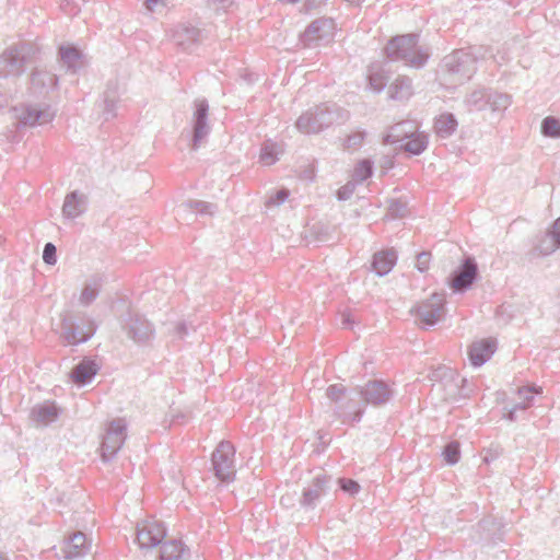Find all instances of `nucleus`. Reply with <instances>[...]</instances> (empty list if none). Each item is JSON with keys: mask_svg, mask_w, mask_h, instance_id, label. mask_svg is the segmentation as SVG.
<instances>
[{"mask_svg": "<svg viewBox=\"0 0 560 560\" xmlns=\"http://www.w3.org/2000/svg\"><path fill=\"white\" fill-rule=\"evenodd\" d=\"M350 117V113L334 102H324L310 107L296 120L299 131L306 135L319 133L334 126L342 125Z\"/></svg>", "mask_w": 560, "mask_h": 560, "instance_id": "1", "label": "nucleus"}, {"mask_svg": "<svg viewBox=\"0 0 560 560\" xmlns=\"http://www.w3.org/2000/svg\"><path fill=\"white\" fill-rule=\"evenodd\" d=\"M481 49L482 51L475 52L470 47L469 51L458 49L445 56L440 66L444 81L458 85L469 80L476 71L475 61L478 58L493 56L490 47Z\"/></svg>", "mask_w": 560, "mask_h": 560, "instance_id": "2", "label": "nucleus"}, {"mask_svg": "<svg viewBox=\"0 0 560 560\" xmlns=\"http://www.w3.org/2000/svg\"><path fill=\"white\" fill-rule=\"evenodd\" d=\"M38 54V46L32 42H21L7 48L0 55V78H19L26 65L36 61Z\"/></svg>", "mask_w": 560, "mask_h": 560, "instance_id": "3", "label": "nucleus"}, {"mask_svg": "<svg viewBox=\"0 0 560 560\" xmlns=\"http://www.w3.org/2000/svg\"><path fill=\"white\" fill-rule=\"evenodd\" d=\"M384 52L390 60H402L415 68L423 67L431 55L429 47L418 44V37H390Z\"/></svg>", "mask_w": 560, "mask_h": 560, "instance_id": "4", "label": "nucleus"}, {"mask_svg": "<svg viewBox=\"0 0 560 560\" xmlns=\"http://www.w3.org/2000/svg\"><path fill=\"white\" fill-rule=\"evenodd\" d=\"M95 332L92 319L81 311H65L61 314V337L69 345L86 342Z\"/></svg>", "mask_w": 560, "mask_h": 560, "instance_id": "5", "label": "nucleus"}, {"mask_svg": "<svg viewBox=\"0 0 560 560\" xmlns=\"http://www.w3.org/2000/svg\"><path fill=\"white\" fill-rule=\"evenodd\" d=\"M214 476L223 481L231 482L235 478V447L230 441H221L211 455Z\"/></svg>", "mask_w": 560, "mask_h": 560, "instance_id": "6", "label": "nucleus"}, {"mask_svg": "<svg viewBox=\"0 0 560 560\" xmlns=\"http://www.w3.org/2000/svg\"><path fill=\"white\" fill-rule=\"evenodd\" d=\"M122 331L135 343L143 346L149 343L155 335V329L143 315L129 312L127 317L121 322Z\"/></svg>", "mask_w": 560, "mask_h": 560, "instance_id": "7", "label": "nucleus"}, {"mask_svg": "<svg viewBox=\"0 0 560 560\" xmlns=\"http://www.w3.org/2000/svg\"><path fill=\"white\" fill-rule=\"evenodd\" d=\"M479 278L478 265L474 257L466 256L462 264L448 276L447 283L454 293L468 291Z\"/></svg>", "mask_w": 560, "mask_h": 560, "instance_id": "8", "label": "nucleus"}, {"mask_svg": "<svg viewBox=\"0 0 560 560\" xmlns=\"http://www.w3.org/2000/svg\"><path fill=\"white\" fill-rule=\"evenodd\" d=\"M411 313L425 326L436 325L445 316L444 293H433L427 300L411 308Z\"/></svg>", "mask_w": 560, "mask_h": 560, "instance_id": "9", "label": "nucleus"}, {"mask_svg": "<svg viewBox=\"0 0 560 560\" xmlns=\"http://www.w3.org/2000/svg\"><path fill=\"white\" fill-rule=\"evenodd\" d=\"M126 422L121 418L112 420L105 430L101 444V457L103 462L112 460L126 440Z\"/></svg>", "mask_w": 560, "mask_h": 560, "instance_id": "10", "label": "nucleus"}, {"mask_svg": "<svg viewBox=\"0 0 560 560\" xmlns=\"http://www.w3.org/2000/svg\"><path fill=\"white\" fill-rule=\"evenodd\" d=\"M209 104L206 98L196 100L191 117V140L190 148L196 151L200 148L211 131L208 121Z\"/></svg>", "mask_w": 560, "mask_h": 560, "instance_id": "11", "label": "nucleus"}, {"mask_svg": "<svg viewBox=\"0 0 560 560\" xmlns=\"http://www.w3.org/2000/svg\"><path fill=\"white\" fill-rule=\"evenodd\" d=\"M354 392L361 397L365 407L366 405H385L393 397L392 388L382 380H371L363 386H357Z\"/></svg>", "mask_w": 560, "mask_h": 560, "instance_id": "12", "label": "nucleus"}, {"mask_svg": "<svg viewBox=\"0 0 560 560\" xmlns=\"http://www.w3.org/2000/svg\"><path fill=\"white\" fill-rule=\"evenodd\" d=\"M166 527L159 521H145L137 525V542L141 549H152L163 544Z\"/></svg>", "mask_w": 560, "mask_h": 560, "instance_id": "13", "label": "nucleus"}, {"mask_svg": "<svg viewBox=\"0 0 560 560\" xmlns=\"http://www.w3.org/2000/svg\"><path fill=\"white\" fill-rule=\"evenodd\" d=\"M365 411L362 399L347 396L342 402L334 407V416L342 423H358L361 421Z\"/></svg>", "mask_w": 560, "mask_h": 560, "instance_id": "14", "label": "nucleus"}, {"mask_svg": "<svg viewBox=\"0 0 560 560\" xmlns=\"http://www.w3.org/2000/svg\"><path fill=\"white\" fill-rule=\"evenodd\" d=\"M56 115V112L50 105H26L22 108L21 114L18 116L19 122L22 126H36L50 122Z\"/></svg>", "mask_w": 560, "mask_h": 560, "instance_id": "15", "label": "nucleus"}, {"mask_svg": "<svg viewBox=\"0 0 560 560\" xmlns=\"http://www.w3.org/2000/svg\"><path fill=\"white\" fill-rule=\"evenodd\" d=\"M560 247V217L552 226L537 240L532 254L534 256H548Z\"/></svg>", "mask_w": 560, "mask_h": 560, "instance_id": "16", "label": "nucleus"}, {"mask_svg": "<svg viewBox=\"0 0 560 560\" xmlns=\"http://www.w3.org/2000/svg\"><path fill=\"white\" fill-rule=\"evenodd\" d=\"M330 477L327 475H317L312 485L303 490L300 503L305 509H314L319 499L327 493Z\"/></svg>", "mask_w": 560, "mask_h": 560, "instance_id": "17", "label": "nucleus"}, {"mask_svg": "<svg viewBox=\"0 0 560 560\" xmlns=\"http://www.w3.org/2000/svg\"><path fill=\"white\" fill-rule=\"evenodd\" d=\"M57 84L58 78L51 72L35 69L31 73L30 91L34 96L45 97Z\"/></svg>", "mask_w": 560, "mask_h": 560, "instance_id": "18", "label": "nucleus"}, {"mask_svg": "<svg viewBox=\"0 0 560 560\" xmlns=\"http://www.w3.org/2000/svg\"><path fill=\"white\" fill-rule=\"evenodd\" d=\"M58 56L68 70L75 73L88 66L89 61L83 51L73 44H62L58 48Z\"/></svg>", "mask_w": 560, "mask_h": 560, "instance_id": "19", "label": "nucleus"}, {"mask_svg": "<svg viewBox=\"0 0 560 560\" xmlns=\"http://www.w3.org/2000/svg\"><path fill=\"white\" fill-rule=\"evenodd\" d=\"M495 341L491 338L472 342L468 348V359L474 368L483 365L494 353Z\"/></svg>", "mask_w": 560, "mask_h": 560, "instance_id": "20", "label": "nucleus"}, {"mask_svg": "<svg viewBox=\"0 0 560 560\" xmlns=\"http://www.w3.org/2000/svg\"><path fill=\"white\" fill-rule=\"evenodd\" d=\"M60 411L55 401H45L31 409L30 419L37 425H48L59 418Z\"/></svg>", "mask_w": 560, "mask_h": 560, "instance_id": "21", "label": "nucleus"}, {"mask_svg": "<svg viewBox=\"0 0 560 560\" xmlns=\"http://www.w3.org/2000/svg\"><path fill=\"white\" fill-rule=\"evenodd\" d=\"M88 209V196L79 190L70 191L66 195L62 215L66 219H75L82 215Z\"/></svg>", "mask_w": 560, "mask_h": 560, "instance_id": "22", "label": "nucleus"}, {"mask_svg": "<svg viewBox=\"0 0 560 560\" xmlns=\"http://www.w3.org/2000/svg\"><path fill=\"white\" fill-rule=\"evenodd\" d=\"M90 546L85 534L78 532L65 541L61 550L66 559L74 560L85 556L90 550Z\"/></svg>", "mask_w": 560, "mask_h": 560, "instance_id": "23", "label": "nucleus"}, {"mask_svg": "<svg viewBox=\"0 0 560 560\" xmlns=\"http://www.w3.org/2000/svg\"><path fill=\"white\" fill-rule=\"evenodd\" d=\"M97 371L98 365L94 360L84 359L72 368L70 377L75 384L85 385L92 382Z\"/></svg>", "mask_w": 560, "mask_h": 560, "instance_id": "24", "label": "nucleus"}, {"mask_svg": "<svg viewBox=\"0 0 560 560\" xmlns=\"http://www.w3.org/2000/svg\"><path fill=\"white\" fill-rule=\"evenodd\" d=\"M397 254L394 249L375 253L372 259V270L377 276H386L396 265Z\"/></svg>", "mask_w": 560, "mask_h": 560, "instance_id": "25", "label": "nucleus"}, {"mask_svg": "<svg viewBox=\"0 0 560 560\" xmlns=\"http://www.w3.org/2000/svg\"><path fill=\"white\" fill-rule=\"evenodd\" d=\"M416 130V126L411 120H404L392 126L384 136V142L395 144L405 142Z\"/></svg>", "mask_w": 560, "mask_h": 560, "instance_id": "26", "label": "nucleus"}, {"mask_svg": "<svg viewBox=\"0 0 560 560\" xmlns=\"http://www.w3.org/2000/svg\"><path fill=\"white\" fill-rule=\"evenodd\" d=\"M189 550L178 540L164 541L160 548V560H188Z\"/></svg>", "mask_w": 560, "mask_h": 560, "instance_id": "27", "label": "nucleus"}, {"mask_svg": "<svg viewBox=\"0 0 560 560\" xmlns=\"http://www.w3.org/2000/svg\"><path fill=\"white\" fill-rule=\"evenodd\" d=\"M489 102L490 88H479L465 97L464 105L469 112H480L489 107Z\"/></svg>", "mask_w": 560, "mask_h": 560, "instance_id": "28", "label": "nucleus"}, {"mask_svg": "<svg viewBox=\"0 0 560 560\" xmlns=\"http://www.w3.org/2000/svg\"><path fill=\"white\" fill-rule=\"evenodd\" d=\"M337 31V24L332 18L322 16L310 23L299 35H335Z\"/></svg>", "mask_w": 560, "mask_h": 560, "instance_id": "29", "label": "nucleus"}, {"mask_svg": "<svg viewBox=\"0 0 560 560\" xmlns=\"http://www.w3.org/2000/svg\"><path fill=\"white\" fill-rule=\"evenodd\" d=\"M412 95V83L408 77L399 75L390 83L388 96L395 101H406Z\"/></svg>", "mask_w": 560, "mask_h": 560, "instance_id": "30", "label": "nucleus"}, {"mask_svg": "<svg viewBox=\"0 0 560 560\" xmlns=\"http://www.w3.org/2000/svg\"><path fill=\"white\" fill-rule=\"evenodd\" d=\"M389 80L388 71L380 63H373L368 71V82L371 90L380 93L384 90Z\"/></svg>", "mask_w": 560, "mask_h": 560, "instance_id": "31", "label": "nucleus"}, {"mask_svg": "<svg viewBox=\"0 0 560 560\" xmlns=\"http://www.w3.org/2000/svg\"><path fill=\"white\" fill-rule=\"evenodd\" d=\"M428 135L415 130V132L400 144L399 149L411 155H420L428 148Z\"/></svg>", "mask_w": 560, "mask_h": 560, "instance_id": "32", "label": "nucleus"}, {"mask_svg": "<svg viewBox=\"0 0 560 560\" xmlns=\"http://www.w3.org/2000/svg\"><path fill=\"white\" fill-rule=\"evenodd\" d=\"M457 126V119L452 113H443L434 120L435 133L443 139L451 137L456 131Z\"/></svg>", "mask_w": 560, "mask_h": 560, "instance_id": "33", "label": "nucleus"}, {"mask_svg": "<svg viewBox=\"0 0 560 560\" xmlns=\"http://www.w3.org/2000/svg\"><path fill=\"white\" fill-rule=\"evenodd\" d=\"M118 95L116 85L108 84L103 94V115L105 120H109L117 116Z\"/></svg>", "mask_w": 560, "mask_h": 560, "instance_id": "34", "label": "nucleus"}, {"mask_svg": "<svg viewBox=\"0 0 560 560\" xmlns=\"http://www.w3.org/2000/svg\"><path fill=\"white\" fill-rule=\"evenodd\" d=\"M292 43H285L287 37H283V43L279 44V47L287 51L299 49L300 47H316L320 39L325 37H291Z\"/></svg>", "mask_w": 560, "mask_h": 560, "instance_id": "35", "label": "nucleus"}, {"mask_svg": "<svg viewBox=\"0 0 560 560\" xmlns=\"http://www.w3.org/2000/svg\"><path fill=\"white\" fill-rule=\"evenodd\" d=\"M180 210H184V211L191 210L199 214H210L211 215L217 210V206L214 203L202 201V200H188L186 202H183L179 206L178 211H180Z\"/></svg>", "mask_w": 560, "mask_h": 560, "instance_id": "36", "label": "nucleus"}, {"mask_svg": "<svg viewBox=\"0 0 560 560\" xmlns=\"http://www.w3.org/2000/svg\"><path fill=\"white\" fill-rule=\"evenodd\" d=\"M100 290V279L93 278L90 281L85 282L80 295V303L85 306L90 305L97 298Z\"/></svg>", "mask_w": 560, "mask_h": 560, "instance_id": "37", "label": "nucleus"}, {"mask_svg": "<svg viewBox=\"0 0 560 560\" xmlns=\"http://www.w3.org/2000/svg\"><path fill=\"white\" fill-rule=\"evenodd\" d=\"M278 144L271 140H266L260 150V162L264 165H272L278 161Z\"/></svg>", "mask_w": 560, "mask_h": 560, "instance_id": "38", "label": "nucleus"}, {"mask_svg": "<svg viewBox=\"0 0 560 560\" xmlns=\"http://www.w3.org/2000/svg\"><path fill=\"white\" fill-rule=\"evenodd\" d=\"M540 131L545 137L559 139L560 138V119L555 116H547L542 119Z\"/></svg>", "mask_w": 560, "mask_h": 560, "instance_id": "39", "label": "nucleus"}, {"mask_svg": "<svg viewBox=\"0 0 560 560\" xmlns=\"http://www.w3.org/2000/svg\"><path fill=\"white\" fill-rule=\"evenodd\" d=\"M479 528H481L483 532H488L486 539L492 540L494 542L495 539L501 540V533H500V526L501 523L497 522L495 518L488 517L483 518L478 524Z\"/></svg>", "mask_w": 560, "mask_h": 560, "instance_id": "40", "label": "nucleus"}, {"mask_svg": "<svg viewBox=\"0 0 560 560\" xmlns=\"http://www.w3.org/2000/svg\"><path fill=\"white\" fill-rule=\"evenodd\" d=\"M219 32V28L214 24H208L203 25L202 27L198 25H192L190 23L183 24L182 30L176 31L174 35H202L203 33L210 34V33H217Z\"/></svg>", "mask_w": 560, "mask_h": 560, "instance_id": "41", "label": "nucleus"}, {"mask_svg": "<svg viewBox=\"0 0 560 560\" xmlns=\"http://www.w3.org/2000/svg\"><path fill=\"white\" fill-rule=\"evenodd\" d=\"M451 386L452 388L450 389L448 395L453 399L468 398L474 390L468 380L465 377L459 378L457 383L452 384Z\"/></svg>", "mask_w": 560, "mask_h": 560, "instance_id": "42", "label": "nucleus"}, {"mask_svg": "<svg viewBox=\"0 0 560 560\" xmlns=\"http://www.w3.org/2000/svg\"><path fill=\"white\" fill-rule=\"evenodd\" d=\"M511 104V96L505 93L497 92L492 89H490V102L489 107L491 110H504L506 109Z\"/></svg>", "mask_w": 560, "mask_h": 560, "instance_id": "43", "label": "nucleus"}, {"mask_svg": "<svg viewBox=\"0 0 560 560\" xmlns=\"http://www.w3.org/2000/svg\"><path fill=\"white\" fill-rule=\"evenodd\" d=\"M408 213L407 202L401 199L388 200L386 217L389 219H401Z\"/></svg>", "mask_w": 560, "mask_h": 560, "instance_id": "44", "label": "nucleus"}, {"mask_svg": "<svg viewBox=\"0 0 560 560\" xmlns=\"http://www.w3.org/2000/svg\"><path fill=\"white\" fill-rule=\"evenodd\" d=\"M373 174V164L369 160H361L354 167L353 171V182L363 183L368 178H370Z\"/></svg>", "mask_w": 560, "mask_h": 560, "instance_id": "45", "label": "nucleus"}, {"mask_svg": "<svg viewBox=\"0 0 560 560\" xmlns=\"http://www.w3.org/2000/svg\"><path fill=\"white\" fill-rule=\"evenodd\" d=\"M443 459L448 465H455L460 458L459 443L456 441L447 443L442 451Z\"/></svg>", "mask_w": 560, "mask_h": 560, "instance_id": "46", "label": "nucleus"}, {"mask_svg": "<svg viewBox=\"0 0 560 560\" xmlns=\"http://www.w3.org/2000/svg\"><path fill=\"white\" fill-rule=\"evenodd\" d=\"M326 396L338 406L347 397V389L342 384H332L327 387Z\"/></svg>", "mask_w": 560, "mask_h": 560, "instance_id": "47", "label": "nucleus"}, {"mask_svg": "<svg viewBox=\"0 0 560 560\" xmlns=\"http://www.w3.org/2000/svg\"><path fill=\"white\" fill-rule=\"evenodd\" d=\"M85 3V0H60V9L67 15H77Z\"/></svg>", "mask_w": 560, "mask_h": 560, "instance_id": "48", "label": "nucleus"}, {"mask_svg": "<svg viewBox=\"0 0 560 560\" xmlns=\"http://www.w3.org/2000/svg\"><path fill=\"white\" fill-rule=\"evenodd\" d=\"M43 260L49 266H54L57 262V248L50 242L46 243L44 246Z\"/></svg>", "mask_w": 560, "mask_h": 560, "instance_id": "49", "label": "nucleus"}, {"mask_svg": "<svg viewBox=\"0 0 560 560\" xmlns=\"http://www.w3.org/2000/svg\"><path fill=\"white\" fill-rule=\"evenodd\" d=\"M357 187V183L353 180L348 182L346 185L340 187L337 192L336 197L340 201H345L351 198Z\"/></svg>", "mask_w": 560, "mask_h": 560, "instance_id": "50", "label": "nucleus"}, {"mask_svg": "<svg viewBox=\"0 0 560 560\" xmlns=\"http://www.w3.org/2000/svg\"><path fill=\"white\" fill-rule=\"evenodd\" d=\"M338 483L342 491H345L351 495L358 493L360 490V485L358 483V481H355L353 479L339 478Z\"/></svg>", "mask_w": 560, "mask_h": 560, "instance_id": "51", "label": "nucleus"}, {"mask_svg": "<svg viewBox=\"0 0 560 560\" xmlns=\"http://www.w3.org/2000/svg\"><path fill=\"white\" fill-rule=\"evenodd\" d=\"M289 190L285 188L276 191L267 201V206H280L289 198Z\"/></svg>", "mask_w": 560, "mask_h": 560, "instance_id": "52", "label": "nucleus"}, {"mask_svg": "<svg viewBox=\"0 0 560 560\" xmlns=\"http://www.w3.org/2000/svg\"><path fill=\"white\" fill-rule=\"evenodd\" d=\"M365 132L364 131H357L348 136L346 140V147L348 149H357L360 147L364 140Z\"/></svg>", "mask_w": 560, "mask_h": 560, "instance_id": "53", "label": "nucleus"}, {"mask_svg": "<svg viewBox=\"0 0 560 560\" xmlns=\"http://www.w3.org/2000/svg\"><path fill=\"white\" fill-rule=\"evenodd\" d=\"M541 393V388L537 386H527L518 389V396L523 401H530L533 404L534 394Z\"/></svg>", "mask_w": 560, "mask_h": 560, "instance_id": "54", "label": "nucleus"}, {"mask_svg": "<svg viewBox=\"0 0 560 560\" xmlns=\"http://www.w3.org/2000/svg\"><path fill=\"white\" fill-rule=\"evenodd\" d=\"M431 254L429 252H421L417 255L416 267L420 272H425L429 269Z\"/></svg>", "mask_w": 560, "mask_h": 560, "instance_id": "55", "label": "nucleus"}, {"mask_svg": "<svg viewBox=\"0 0 560 560\" xmlns=\"http://www.w3.org/2000/svg\"><path fill=\"white\" fill-rule=\"evenodd\" d=\"M143 5L149 12H154L158 7L164 8L165 2L164 0H144Z\"/></svg>", "mask_w": 560, "mask_h": 560, "instance_id": "56", "label": "nucleus"}, {"mask_svg": "<svg viewBox=\"0 0 560 560\" xmlns=\"http://www.w3.org/2000/svg\"><path fill=\"white\" fill-rule=\"evenodd\" d=\"M208 2H209V5L210 4H219L217 10L222 9L224 11L234 4V0H208Z\"/></svg>", "mask_w": 560, "mask_h": 560, "instance_id": "57", "label": "nucleus"}, {"mask_svg": "<svg viewBox=\"0 0 560 560\" xmlns=\"http://www.w3.org/2000/svg\"><path fill=\"white\" fill-rule=\"evenodd\" d=\"M175 331H176V335L179 338H183L184 336H186L188 334V326H187V324L184 323V322L178 323L176 325Z\"/></svg>", "mask_w": 560, "mask_h": 560, "instance_id": "58", "label": "nucleus"}, {"mask_svg": "<svg viewBox=\"0 0 560 560\" xmlns=\"http://www.w3.org/2000/svg\"><path fill=\"white\" fill-rule=\"evenodd\" d=\"M499 456V452L495 450H488L487 454L483 457V462L490 463L491 460H494Z\"/></svg>", "mask_w": 560, "mask_h": 560, "instance_id": "59", "label": "nucleus"}, {"mask_svg": "<svg viewBox=\"0 0 560 560\" xmlns=\"http://www.w3.org/2000/svg\"><path fill=\"white\" fill-rule=\"evenodd\" d=\"M529 407H530V401H523L522 400V401L515 404L512 408L515 409L516 411H520V410L524 411V410H526Z\"/></svg>", "mask_w": 560, "mask_h": 560, "instance_id": "60", "label": "nucleus"}, {"mask_svg": "<svg viewBox=\"0 0 560 560\" xmlns=\"http://www.w3.org/2000/svg\"><path fill=\"white\" fill-rule=\"evenodd\" d=\"M516 413L517 411L513 408L509 409L506 411V413L504 415L505 419L510 420V421H515L516 420Z\"/></svg>", "mask_w": 560, "mask_h": 560, "instance_id": "61", "label": "nucleus"}, {"mask_svg": "<svg viewBox=\"0 0 560 560\" xmlns=\"http://www.w3.org/2000/svg\"><path fill=\"white\" fill-rule=\"evenodd\" d=\"M351 323H352V322H351V319H350V316H349V315L343 316V318H342V324H343L345 326H349Z\"/></svg>", "mask_w": 560, "mask_h": 560, "instance_id": "62", "label": "nucleus"}, {"mask_svg": "<svg viewBox=\"0 0 560 560\" xmlns=\"http://www.w3.org/2000/svg\"><path fill=\"white\" fill-rule=\"evenodd\" d=\"M196 38H197V37L188 36V37H187V39H188L189 45L195 44V39H196Z\"/></svg>", "mask_w": 560, "mask_h": 560, "instance_id": "63", "label": "nucleus"}, {"mask_svg": "<svg viewBox=\"0 0 560 560\" xmlns=\"http://www.w3.org/2000/svg\"><path fill=\"white\" fill-rule=\"evenodd\" d=\"M0 560H8V558L3 553L0 552Z\"/></svg>", "mask_w": 560, "mask_h": 560, "instance_id": "64", "label": "nucleus"}]
</instances>
